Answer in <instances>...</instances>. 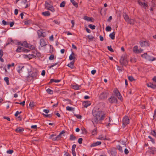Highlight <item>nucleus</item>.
I'll return each instance as SVG.
<instances>
[{"mask_svg": "<svg viewBox=\"0 0 156 156\" xmlns=\"http://www.w3.org/2000/svg\"><path fill=\"white\" fill-rule=\"evenodd\" d=\"M148 138L150 139L151 141L153 143H154V140L150 136H148Z\"/></svg>", "mask_w": 156, "mask_h": 156, "instance_id": "nucleus-59", "label": "nucleus"}, {"mask_svg": "<svg viewBox=\"0 0 156 156\" xmlns=\"http://www.w3.org/2000/svg\"><path fill=\"white\" fill-rule=\"evenodd\" d=\"M109 94L108 92L107 91H104L101 93L99 95V98L101 99H105L107 98Z\"/></svg>", "mask_w": 156, "mask_h": 156, "instance_id": "nucleus-3", "label": "nucleus"}, {"mask_svg": "<svg viewBox=\"0 0 156 156\" xmlns=\"http://www.w3.org/2000/svg\"><path fill=\"white\" fill-rule=\"evenodd\" d=\"M37 72L35 71V72L32 73V74H30V76L29 77H32L33 79L36 78L37 76Z\"/></svg>", "mask_w": 156, "mask_h": 156, "instance_id": "nucleus-13", "label": "nucleus"}, {"mask_svg": "<svg viewBox=\"0 0 156 156\" xmlns=\"http://www.w3.org/2000/svg\"><path fill=\"white\" fill-rule=\"evenodd\" d=\"M148 55L147 53H145L141 55V56L146 59H147V58L148 56Z\"/></svg>", "mask_w": 156, "mask_h": 156, "instance_id": "nucleus-38", "label": "nucleus"}, {"mask_svg": "<svg viewBox=\"0 0 156 156\" xmlns=\"http://www.w3.org/2000/svg\"><path fill=\"white\" fill-rule=\"evenodd\" d=\"M57 63H54L52 65H50V66H48V68L49 69H51L52 67L56 66L57 65Z\"/></svg>", "mask_w": 156, "mask_h": 156, "instance_id": "nucleus-54", "label": "nucleus"}, {"mask_svg": "<svg viewBox=\"0 0 156 156\" xmlns=\"http://www.w3.org/2000/svg\"><path fill=\"white\" fill-rule=\"evenodd\" d=\"M124 60V59H121L120 61V63L123 65H124L125 64H126L127 63L126 61L124 60V61L125 62H123V61Z\"/></svg>", "mask_w": 156, "mask_h": 156, "instance_id": "nucleus-47", "label": "nucleus"}, {"mask_svg": "<svg viewBox=\"0 0 156 156\" xmlns=\"http://www.w3.org/2000/svg\"><path fill=\"white\" fill-rule=\"evenodd\" d=\"M45 7L47 9H48V8H49L51 7L50 5L47 2H45Z\"/></svg>", "mask_w": 156, "mask_h": 156, "instance_id": "nucleus-46", "label": "nucleus"}, {"mask_svg": "<svg viewBox=\"0 0 156 156\" xmlns=\"http://www.w3.org/2000/svg\"><path fill=\"white\" fill-rule=\"evenodd\" d=\"M47 92L49 94H52L53 93V91L49 88L46 90Z\"/></svg>", "mask_w": 156, "mask_h": 156, "instance_id": "nucleus-39", "label": "nucleus"}, {"mask_svg": "<svg viewBox=\"0 0 156 156\" xmlns=\"http://www.w3.org/2000/svg\"><path fill=\"white\" fill-rule=\"evenodd\" d=\"M83 106L86 108L90 105L91 103L90 101H86L84 102L83 103Z\"/></svg>", "mask_w": 156, "mask_h": 156, "instance_id": "nucleus-18", "label": "nucleus"}, {"mask_svg": "<svg viewBox=\"0 0 156 156\" xmlns=\"http://www.w3.org/2000/svg\"><path fill=\"white\" fill-rule=\"evenodd\" d=\"M66 109L67 110L72 111L74 110V108L72 107L67 106L66 107Z\"/></svg>", "mask_w": 156, "mask_h": 156, "instance_id": "nucleus-30", "label": "nucleus"}, {"mask_svg": "<svg viewBox=\"0 0 156 156\" xmlns=\"http://www.w3.org/2000/svg\"><path fill=\"white\" fill-rule=\"evenodd\" d=\"M114 153L115 152V148H110L109 150H108V153L112 154H113L112 152Z\"/></svg>", "mask_w": 156, "mask_h": 156, "instance_id": "nucleus-26", "label": "nucleus"}, {"mask_svg": "<svg viewBox=\"0 0 156 156\" xmlns=\"http://www.w3.org/2000/svg\"><path fill=\"white\" fill-rule=\"evenodd\" d=\"M143 51V49L141 48L138 49L137 46H134L133 49V51L135 53H138L142 52Z\"/></svg>", "mask_w": 156, "mask_h": 156, "instance_id": "nucleus-6", "label": "nucleus"}, {"mask_svg": "<svg viewBox=\"0 0 156 156\" xmlns=\"http://www.w3.org/2000/svg\"><path fill=\"white\" fill-rule=\"evenodd\" d=\"M65 2L63 1L62 2L60 5V6L61 7H63L65 6Z\"/></svg>", "mask_w": 156, "mask_h": 156, "instance_id": "nucleus-50", "label": "nucleus"}, {"mask_svg": "<svg viewBox=\"0 0 156 156\" xmlns=\"http://www.w3.org/2000/svg\"><path fill=\"white\" fill-rule=\"evenodd\" d=\"M32 66L30 65H28L24 67V70H26L28 73V75L27 76V77L30 76L31 72L32 71Z\"/></svg>", "mask_w": 156, "mask_h": 156, "instance_id": "nucleus-4", "label": "nucleus"}, {"mask_svg": "<svg viewBox=\"0 0 156 156\" xmlns=\"http://www.w3.org/2000/svg\"><path fill=\"white\" fill-rule=\"evenodd\" d=\"M125 20V21L127 22L129 21V19L128 16L126 14H125L123 16Z\"/></svg>", "mask_w": 156, "mask_h": 156, "instance_id": "nucleus-35", "label": "nucleus"}, {"mask_svg": "<svg viewBox=\"0 0 156 156\" xmlns=\"http://www.w3.org/2000/svg\"><path fill=\"white\" fill-rule=\"evenodd\" d=\"M87 37L90 40H92L94 38V37L91 35H88L87 36Z\"/></svg>", "mask_w": 156, "mask_h": 156, "instance_id": "nucleus-51", "label": "nucleus"}, {"mask_svg": "<svg viewBox=\"0 0 156 156\" xmlns=\"http://www.w3.org/2000/svg\"><path fill=\"white\" fill-rule=\"evenodd\" d=\"M128 79L130 81H131L134 80V79L133 78V77L131 76H129L128 77Z\"/></svg>", "mask_w": 156, "mask_h": 156, "instance_id": "nucleus-57", "label": "nucleus"}, {"mask_svg": "<svg viewBox=\"0 0 156 156\" xmlns=\"http://www.w3.org/2000/svg\"><path fill=\"white\" fill-rule=\"evenodd\" d=\"M24 67L23 66L20 69H19L18 70V72L19 73H20L21 72H22L23 70H24Z\"/></svg>", "mask_w": 156, "mask_h": 156, "instance_id": "nucleus-53", "label": "nucleus"}, {"mask_svg": "<svg viewBox=\"0 0 156 156\" xmlns=\"http://www.w3.org/2000/svg\"><path fill=\"white\" fill-rule=\"evenodd\" d=\"M61 133H60L57 136L54 137V135L53 134L51 135L50 136V138L51 139L55 141L59 139L60 137Z\"/></svg>", "mask_w": 156, "mask_h": 156, "instance_id": "nucleus-8", "label": "nucleus"}, {"mask_svg": "<svg viewBox=\"0 0 156 156\" xmlns=\"http://www.w3.org/2000/svg\"><path fill=\"white\" fill-rule=\"evenodd\" d=\"M129 120L128 117L127 116H125L122 120V126L123 127H125L126 126L129 124Z\"/></svg>", "mask_w": 156, "mask_h": 156, "instance_id": "nucleus-5", "label": "nucleus"}, {"mask_svg": "<svg viewBox=\"0 0 156 156\" xmlns=\"http://www.w3.org/2000/svg\"><path fill=\"white\" fill-rule=\"evenodd\" d=\"M151 134L154 137H156V132L154 130L152 131L151 132Z\"/></svg>", "mask_w": 156, "mask_h": 156, "instance_id": "nucleus-55", "label": "nucleus"}, {"mask_svg": "<svg viewBox=\"0 0 156 156\" xmlns=\"http://www.w3.org/2000/svg\"><path fill=\"white\" fill-rule=\"evenodd\" d=\"M21 113V112H19L18 111H17L15 114V116H17L19 114H20V113Z\"/></svg>", "mask_w": 156, "mask_h": 156, "instance_id": "nucleus-61", "label": "nucleus"}, {"mask_svg": "<svg viewBox=\"0 0 156 156\" xmlns=\"http://www.w3.org/2000/svg\"><path fill=\"white\" fill-rule=\"evenodd\" d=\"M13 151L12 150H9L7 151V153L8 154H11L13 152Z\"/></svg>", "mask_w": 156, "mask_h": 156, "instance_id": "nucleus-64", "label": "nucleus"}, {"mask_svg": "<svg viewBox=\"0 0 156 156\" xmlns=\"http://www.w3.org/2000/svg\"><path fill=\"white\" fill-rule=\"evenodd\" d=\"M97 139L100 140H105L107 139L106 137L105 136L102 134L99 136Z\"/></svg>", "mask_w": 156, "mask_h": 156, "instance_id": "nucleus-15", "label": "nucleus"}, {"mask_svg": "<svg viewBox=\"0 0 156 156\" xmlns=\"http://www.w3.org/2000/svg\"><path fill=\"white\" fill-rule=\"evenodd\" d=\"M110 37L113 40L115 37V33L113 32L111 33L109 35Z\"/></svg>", "mask_w": 156, "mask_h": 156, "instance_id": "nucleus-27", "label": "nucleus"}, {"mask_svg": "<svg viewBox=\"0 0 156 156\" xmlns=\"http://www.w3.org/2000/svg\"><path fill=\"white\" fill-rule=\"evenodd\" d=\"M23 57L25 58H28L29 59H31L35 57V56L33 54H29L28 55H24Z\"/></svg>", "mask_w": 156, "mask_h": 156, "instance_id": "nucleus-9", "label": "nucleus"}, {"mask_svg": "<svg viewBox=\"0 0 156 156\" xmlns=\"http://www.w3.org/2000/svg\"><path fill=\"white\" fill-rule=\"evenodd\" d=\"M60 81L61 80H54V79H50L49 83H51L53 82H54L55 83H59Z\"/></svg>", "mask_w": 156, "mask_h": 156, "instance_id": "nucleus-24", "label": "nucleus"}, {"mask_svg": "<svg viewBox=\"0 0 156 156\" xmlns=\"http://www.w3.org/2000/svg\"><path fill=\"white\" fill-rule=\"evenodd\" d=\"M24 131V129L22 127H18L15 130V131L18 133H21Z\"/></svg>", "mask_w": 156, "mask_h": 156, "instance_id": "nucleus-16", "label": "nucleus"}, {"mask_svg": "<svg viewBox=\"0 0 156 156\" xmlns=\"http://www.w3.org/2000/svg\"><path fill=\"white\" fill-rule=\"evenodd\" d=\"M48 10H50L53 12H55V9L53 6H51L49 8H48Z\"/></svg>", "mask_w": 156, "mask_h": 156, "instance_id": "nucleus-43", "label": "nucleus"}, {"mask_svg": "<svg viewBox=\"0 0 156 156\" xmlns=\"http://www.w3.org/2000/svg\"><path fill=\"white\" fill-rule=\"evenodd\" d=\"M2 23L3 25H6L9 24V23L7 22H6L5 20H3L2 21Z\"/></svg>", "mask_w": 156, "mask_h": 156, "instance_id": "nucleus-48", "label": "nucleus"}, {"mask_svg": "<svg viewBox=\"0 0 156 156\" xmlns=\"http://www.w3.org/2000/svg\"><path fill=\"white\" fill-rule=\"evenodd\" d=\"M74 62L73 61L70 62L68 64L67 66L69 67L71 69L74 68Z\"/></svg>", "mask_w": 156, "mask_h": 156, "instance_id": "nucleus-23", "label": "nucleus"}, {"mask_svg": "<svg viewBox=\"0 0 156 156\" xmlns=\"http://www.w3.org/2000/svg\"><path fill=\"white\" fill-rule=\"evenodd\" d=\"M92 135H95L97 134V129L96 128L94 129L91 131Z\"/></svg>", "mask_w": 156, "mask_h": 156, "instance_id": "nucleus-32", "label": "nucleus"}, {"mask_svg": "<svg viewBox=\"0 0 156 156\" xmlns=\"http://www.w3.org/2000/svg\"><path fill=\"white\" fill-rule=\"evenodd\" d=\"M22 45L26 47H27L30 48V49H35V47L34 46L32 45H28L27 42L24 41L21 44Z\"/></svg>", "mask_w": 156, "mask_h": 156, "instance_id": "nucleus-7", "label": "nucleus"}, {"mask_svg": "<svg viewBox=\"0 0 156 156\" xmlns=\"http://www.w3.org/2000/svg\"><path fill=\"white\" fill-rule=\"evenodd\" d=\"M117 148L120 151V152H122V147H121L120 145H118L117 146Z\"/></svg>", "mask_w": 156, "mask_h": 156, "instance_id": "nucleus-60", "label": "nucleus"}, {"mask_svg": "<svg viewBox=\"0 0 156 156\" xmlns=\"http://www.w3.org/2000/svg\"><path fill=\"white\" fill-rule=\"evenodd\" d=\"M111 30V28L109 26H107L106 28V30L107 31H110Z\"/></svg>", "mask_w": 156, "mask_h": 156, "instance_id": "nucleus-44", "label": "nucleus"}, {"mask_svg": "<svg viewBox=\"0 0 156 156\" xmlns=\"http://www.w3.org/2000/svg\"><path fill=\"white\" fill-rule=\"evenodd\" d=\"M74 55V54L73 52H72L70 55L69 57V59L70 60H72L74 59L75 57Z\"/></svg>", "mask_w": 156, "mask_h": 156, "instance_id": "nucleus-25", "label": "nucleus"}, {"mask_svg": "<svg viewBox=\"0 0 156 156\" xmlns=\"http://www.w3.org/2000/svg\"><path fill=\"white\" fill-rule=\"evenodd\" d=\"M23 49L22 47H18L16 50V51L17 52H20L21 51H23Z\"/></svg>", "mask_w": 156, "mask_h": 156, "instance_id": "nucleus-37", "label": "nucleus"}, {"mask_svg": "<svg viewBox=\"0 0 156 156\" xmlns=\"http://www.w3.org/2000/svg\"><path fill=\"white\" fill-rule=\"evenodd\" d=\"M156 151V148H151L150 149V153L154 154V151Z\"/></svg>", "mask_w": 156, "mask_h": 156, "instance_id": "nucleus-36", "label": "nucleus"}, {"mask_svg": "<svg viewBox=\"0 0 156 156\" xmlns=\"http://www.w3.org/2000/svg\"><path fill=\"white\" fill-rule=\"evenodd\" d=\"M89 27L92 30H94L95 29L96 26L94 25H93L91 24H90L88 25Z\"/></svg>", "mask_w": 156, "mask_h": 156, "instance_id": "nucleus-40", "label": "nucleus"}, {"mask_svg": "<svg viewBox=\"0 0 156 156\" xmlns=\"http://www.w3.org/2000/svg\"><path fill=\"white\" fill-rule=\"evenodd\" d=\"M71 2L75 7H78V4L76 3L74 0H70Z\"/></svg>", "mask_w": 156, "mask_h": 156, "instance_id": "nucleus-33", "label": "nucleus"}, {"mask_svg": "<svg viewBox=\"0 0 156 156\" xmlns=\"http://www.w3.org/2000/svg\"><path fill=\"white\" fill-rule=\"evenodd\" d=\"M75 116L78 119H81L82 118V116L79 115H76Z\"/></svg>", "mask_w": 156, "mask_h": 156, "instance_id": "nucleus-58", "label": "nucleus"}, {"mask_svg": "<svg viewBox=\"0 0 156 156\" xmlns=\"http://www.w3.org/2000/svg\"><path fill=\"white\" fill-rule=\"evenodd\" d=\"M140 45L141 47L148 46L149 44L147 42L144 41H141L140 42Z\"/></svg>", "mask_w": 156, "mask_h": 156, "instance_id": "nucleus-10", "label": "nucleus"}, {"mask_svg": "<svg viewBox=\"0 0 156 156\" xmlns=\"http://www.w3.org/2000/svg\"><path fill=\"white\" fill-rule=\"evenodd\" d=\"M83 19L85 20L88 21H90L91 22H93V20L92 18L89 17L87 16H84Z\"/></svg>", "mask_w": 156, "mask_h": 156, "instance_id": "nucleus-20", "label": "nucleus"}, {"mask_svg": "<svg viewBox=\"0 0 156 156\" xmlns=\"http://www.w3.org/2000/svg\"><path fill=\"white\" fill-rule=\"evenodd\" d=\"M76 138L73 135H70V140H75Z\"/></svg>", "mask_w": 156, "mask_h": 156, "instance_id": "nucleus-45", "label": "nucleus"}, {"mask_svg": "<svg viewBox=\"0 0 156 156\" xmlns=\"http://www.w3.org/2000/svg\"><path fill=\"white\" fill-rule=\"evenodd\" d=\"M135 22V21L133 19H129V21L127 22L128 23L130 24H133Z\"/></svg>", "mask_w": 156, "mask_h": 156, "instance_id": "nucleus-31", "label": "nucleus"}, {"mask_svg": "<svg viewBox=\"0 0 156 156\" xmlns=\"http://www.w3.org/2000/svg\"><path fill=\"white\" fill-rule=\"evenodd\" d=\"M146 60L149 61H153L155 60H156V58L148 55L147 58Z\"/></svg>", "mask_w": 156, "mask_h": 156, "instance_id": "nucleus-17", "label": "nucleus"}, {"mask_svg": "<svg viewBox=\"0 0 156 156\" xmlns=\"http://www.w3.org/2000/svg\"><path fill=\"white\" fill-rule=\"evenodd\" d=\"M72 88L75 90H78L81 87L80 85H78V84H76L73 85L72 86Z\"/></svg>", "mask_w": 156, "mask_h": 156, "instance_id": "nucleus-22", "label": "nucleus"}, {"mask_svg": "<svg viewBox=\"0 0 156 156\" xmlns=\"http://www.w3.org/2000/svg\"><path fill=\"white\" fill-rule=\"evenodd\" d=\"M46 45V43L43 39H41L40 40V45L41 47H44Z\"/></svg>", "mask_w": 156, "mask_h": 156, "instance_id": "nucleus-14", "label": "nucleus"}, {"mask_svg": "<svg viewBox=\"0 0 156 156\" xmlns=\"http://www.w3.org/2000/svg\"><path fill=\"white\" fill-rule=\"evenodd\" d=\"M8 42L6 44L5 46H6L9 44H15V41H13L12 38H9L8 39Z\"/></svg>", "mask_w": 156, "mask_h": 156, "instance_id": "nucleus-11", "label": "nucleus"}, {"mask_svg": "<svg viewBox=\"0 0 156 156\" xmlns=\"http://www.w3.org/2000/svg\"><path fill=\"white\" fill-rule=\"evenodd\" d=\"M54 58V56L53 55H51L49 57V59L50 60H52Z\"/></svg>", "mask_w": 156, "mask_h": 156, "instance_id": "nucleus-56", "label": "nucleus"}, {"mask_svg": "<svg viewBox=\"0 0 156 156\" xmlns=\"http://www.w3.org/2000/svg\"><path fill=\"white\" fill-rule=\"evenodd\" d=\"M101 141H97L91 144L90 145V147H95L99 145H101Z\"/></svg>", "mask_w": 156, "mask_h": 156, "instance_id": "nucleus-12", "label": "nucleus"}, {"mask_svg": "<svg viewBox=\"0 0 156 156\" xmlns=\"http://www.w3.org/2000/svg\"><path fill=\"white\" fill-rule=\"evenodd\" d=\"M43 115H44L45 117L47 118H50L52 115V114L46 115L43 113Z\"/></svg>", "mask_w": 156, "mask_h": 156, "instance_id": "nucleus-41", "label": "nucleus"}, {"mask_svg": "<svg viewBox=\"0 0 156 156\" xmlns=\"http://www.w3.org/2000/svg\"><path fill=\"white\" fill-rule=\"evenodd\" d=\"M32 23V21L31 20H29L25 21L24 22V24L26 25H28Z\"/></svg>", "mask_w": 156, "mask_h": 156, "instance_id": "nucleus-29", "label": "nucleus"}, {"mask_svg": "<svg viewBox=\"0 0 156 156\" xmlns=\"http://www.w3.org/2000/svg\"><path fill=\"white\" fill-rule=\"evenodd\" d=\"M114 93L115 94L116 96L119 94H120V93L119 92L118 90L117 89H115L113 91Z\"/></svg>", "mask_w": 156, "mask_h": 156, "instance_id": "nucleus-34", "label": "nucleus"}, {"mask_svg": "<svg viewBox=\"0 0 156 156\" xmlns=\"http://www.w3.org/2000/svg\"><path fill=\"white\" fill-rule=\"evenodd\" d=\"M108 50L111 51H112V52H113V49H112V48L111 47V46H108Z\"/></svg>", "mask_w": 156, "mask_h": 156, "instance_id": "nucleus-62", "label": "nucleus"}, {"mask_svg": "<svg viewBox=\"0 0 156 156\" xmlns=\"http://www.w3.org/2000/svg\"><path fill=\"white\" fill-rule=\"evenodd\" d=\"M29 106L30 108H32L34 106V103L33 102H30L29 104Z\"/></svg>", "mask_w": 156, "mask_h": 156, "instance_id": "nucleus-52", "label": "nucleus"}, {"mask_svg": "<svg viewBox=\"0 0 156 156\" xmlns=\"http://www.w3.org/2000/svg\"><path fill=\"white\" fill-rule=\"evenodd\" d=\"M93 121L97 124L101 123V122L104 120L105 117V114L98 109H94L92 111Z\"/></svg>", "mask_w": 156, "mask_h": 156, "instance_id": "nucleus-1", "label": "nucleus"}, {"mask_svg": "<svg viewBox=\"0 0 156 156\" xmlns=\"http://www.w3.org/2000/svg\"><path fill=\"white\" fill-rule=\"evenodd\" d=\"M37 33L39 37H41L44 36V34L43 33V31L42 30H38L37 31Z\"/></svg>", "mask_w": 156, "mask_h": 156, "instance_id": "nucleus-19", "label": "nucleus"}, {"mask_svg": "<svg viewBox=\"0 0 156 156\" xmlns=\"http://www.w3.org/2000/svg\"><path fill=\"white\" fill-rule=\"evenodd\" d=\"M83 140V139L82 138H80L79 139L78 142V143L80 144H81L82 143V141Z\"/></svg>", "mask_w": 156, "mask_h": 156, "instance_id": "nucleus-63", "label": "nucleus"}, {"mask_svg": "<svg viewBox=\"0 0 156 156\" xmlns=\"http://www.w3.org/2000/svg\"><path fill=\"white\" fill-rule=\"evenodd\" d=\"M108 101L110 104H113L117 102V100L116 98L115 97L114 94H112L111 97L108 98Z\"/></svg>", "mask_w": 156, "mask_h": 156, "instance_id": "nucleus-2", "label": "nucleus"}, {"mask_svg": "<svg viewBox=\"0 0 156 156\" xmlns=\"http://www.w3.org/2000/svg\"><path fill=\"white\" fill-rule=\"evenodd\" d=\"M42 14L45 16H48L50 15V13L48 11L43 12Z\"/></svg>", "mask_w": 156, "mask_h": 156, "instance_id": "nucleus-28", "label": "nucleus"}, {"mask_svg": "<svg viewBox=\"0 0 156 156\" xmlns=\"http://www.w3.org/2000/svg\"><path fill=\"white\" fill-rule=\"evenodd\" d=\"M4 80L6 82L7 85L9 84V78L8 77H5L4 78Z\"/></svg>", "mask_w": 156, "mask_h": 156, "instance_id": "nucleus-42", "label": "nucleus"}, {"mask_svg": "<svg viewBox=\"0 0 156 156\" xmlns=\"http://www.w3.org/2000/svg\"><path fill=\"white\" fill-rule=\"evenodd\" d=\"M147 86L148 87H151L152 88H156V85L154 84L151 83H149L148 84H147Z\"/></svg>", "mask_w": 156, "mask_h": 156, "instance_id": "nucleus-21", "label": "nucleus"}, {"mask_svg": "<svg viewBox=\"0 0 156 156\" xmlns=\"http://www.w3.org/2000/svg\"><path fill=\"white\" fill-rule=\"evenodd\" d=\"M121 101H122V96L120 94H119L118 95L116 96Z\"/></svg>", "mask_w": 156, "mask_h": 156, "instance_id": "nucleus-49", "label": "nucleus"}]
</instances>
